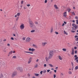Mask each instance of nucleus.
Returning a JSON list of instances; mask_svg holds the SVG:
<instances>
[{"mask_svg": "<svg viewBox=\"0 0 78 78\" xmlns=\"http://www.w3.org/2000/svg\"><path fill=\"white\" fill-rule=\"evenodd\" d=\"M32 60V57H30L29 59V60L28 61V64H30L31 62V61Z\"/></svg>", "mask_w": 78, "mask_h": 78, "instance_id": "nucleus-6", "label": "nucleus"}, {"mask_svg": "<svg viewBox=\"0 0 78 78\" xmlns=\"http://www.w3.org/2000/svg\"><path fill=\"white\" fill-rule=\"evenodd\" d=\"M71 55H74V49H72Z\"/></svg>", "mask_w": 78, "mask_h": 78, "instance_id": "nucleus-15", "label": "nucleus"}, {"mask_svg": "<svg viewBox=\"0 0 78 78\" xmlns=\"http://www.w3.org/2000/svg\"><path fill=\"white\" fill-rule=\"evenodd\" d=\"M67 12H65L63 13V16L64 17L66 18L67 17Z\"/></svg>", "mask_w": 78, "mask_h": 78, "instance_id": "nucleus-8", "label": "nucleus"}, {"mask_svg": "<svg viewBox=\"0 0 78 78\" xmlns=\"http://www.w3.org/2000/svg\"><path fill=\"white\" fill-rule=\"evenodd\" d=\"M53 28H51L50 30V33H53Z\"/></svg>", "mask_w": 78, "mask_h": 78, "instance_id": "nucleus-19", "label": "nucleus"}, {"mask_svg": "<svg viewBox=\"0 0 78 78\" xmlns=\"http://www.w3.org/2000/svg\"><path fill=\"white\" fill-rule=\"evenodd\" d=\"M77 37V35H76V36L74 37H75V38H76Z\"/></svg>", "mask_w": 78, "mask_h": 78, "instance_id": "nucleus-60", "label": "nucleus"}, {"mask_svg": "<svg viewBox=\"0 0 78 78\" xmlns=\"http://www.w3.org/2000/svg\"><path fill=\"white\" fill-rule=\"evenodd\" d=\"M38 61H39V59H37L36 61V62H38Z\"/></svg>", "mask_w": 78, "mask_h": 78, "instance_id": "nucleus-54", "label": "nucleus"}, {"mask_svg": "<svg viewBox=\"0 0 78 78\" xmlns=\"http://www.w3.org/2000/svg\"><path fill=\"white\" fill-rule=\"evenodd\" d=\"M35 24H38V22L37 21L35 22Z\"/></svg>", "mask_w": 78, "mask_h": 78, "instance_id": "nucleus-37", "label": "nucleus"}, {"mask_svg": "<svg viewBox=\"0 0 78 78\" xmlns=\"http://www.w3.org/2000/svg\"><path fill=\"white\" fill-rule=\"evenodd\" d=\"M62 50H63L64 51H66V49H65V48H63L62 49Z\"/></svg>", "mask_w": 78, "mask_h": 78, "instance_id": "nucleus-26", "label": "nucleus"}, {"mask_svg": "<svg viewBox=\"0 0 78 78\" xmlns=\"http://www.w3.org/2000/svg\"><path fill=\"white\" fill-rule=\"evenodd\" d=\"M54 72H55V73H56V70H54Z\"/></svg>", "mask_w": 78, "mask_h": 78, "instance_id": "nucleus-62", "label": "nucleus"}, {"mask_svg": "<svg viewBox=\"0 0 78 78\" xmlns=\"http://www.w3.org/2000/svg\"><path fill=\"white\" fill-rule=\"evenodd\" d=\"M32 45L33 47L35 48H37V45L34 44H33Z\"/></svg>", "mask_w": 78, "mask_h": 78, "instance_id": "nucleus-16", "label": "nucleus"}, {"mask_svg": "<svg viewBox=\"0 0 78 78\" xmlns=\"http://www.w3.org/2000/svg\"><path fill=\"white\" fill-rule=\"evenodd\" d=\"M46 66H47V65L46 64H44V67H46Z\"/></svg>", "mask_w": 78, "mask_h": 78, "instance_id": "nucleus-48", "label": "nucleus"}, {"mask_svg": "<svg viewBox=\"0 0 78 78\" xmlns=\"http://www.w3.org/2000/svg\"><path fill=\"white\" fill-rule=\"evenodd\" d=\"M34 74L35 76H38L39 75V74L38 73H35Z\"/></svg>", "mask_w": 78, "mask_h": 78, "instance_id": "nucleus-21", "label": "nucleus"}, {"mask_svg": "<svg viewBox=\"0 0 78 78\" xmlns=\"http://www.w3.org/2000/svg\"><path fill=\"white\" fill-rule=\"evenodd\" d=\"M17 70H20V72H23V69H22V68L20 67H18L17 68Z\"/></svg>", "mask_w": 78, "mask_h": 78, "instance_id": "nucleus-4", "label": "nucleus"}, {"mask_svg": "<svg viewBox=\"0 0 78 78\" xmlns=\"http://www.w3.org/2000/svg\"><path fill=\"white\" fill-rule=\"evenodd\" d=\"M75 54H76V53H77V51L76 50L75 51Z\"/></svg>", "mask_w": 78, "mask_h": 78, "instance_id": "nucleus-53", "label": "nucleus"}, {"mask_svg": "<svg viewBox=\"0 0 78 78\" xmlns=\"http://www.w3.org/2000/svg\"><path fill=\"white\" fill-rule=\"evenodd\" d=\"M75 18L76 19H78V18L77 16H76L75 17Z\"/></svg>", "mask_w": 78, "mask_h": 78, "instance_id": "nucleus-47", "label": "nucleus"}, {"mask_svg": "<svg viewBox=\"0 0 78 78\" xmlns=\"http://www.w3.org/2000/svg\"><path fill=\"white\" fill-rule=\"evenodd\" d=\"M31 33H34L35 32V30H32L30 31Z\"/></svg>", "mask_w": 78, "mask_h": 78, "instance_id": "nucleus-25", "label": "nucleus"}, {"mask_svg": "<svg viewBox=\"0 0 78 78\" xmlns=\"http://www.w3.org/2000/svg\"><path fill=\"white\" fill-rule=\"evenodd\" d=\"M58 67H57L55 68L56 70H58Z\"/></svg>", "mask_w": 78, "mask_h": 78, "instance_id": "nucleus-56", "label": "nucleus"}, {"mask_svg": "<svg viewBox=\"0 0 78 78\" xmlns=\"http://www.w3.org/2000/svg\"><path fill=\"white\" fill-rule=\"evenodd\" d=\"M17 57H16V56H14L12 57L13 58H14L15 59Z\"/></svg>", "mask_w": 78, "mask_h": 78, "instance_id": "nucleus-35", "label": "nucleus"}, {"mask_svg": "<svg viewBox=\"0 0 78 78\" xmlns=\"http://www.w3.org/2000/svg\"><path fill=\"white\" fill-rule=\"evenodd\" d=\"M71 32H72V33H75V30H72Z\"/></svg>", "mask_w": 78, "mask_h": 78, "instance_id": "nucleus-41", "label": "nucleus"}, {"mask_svg": "<svg viewBox=\"0 0 78 78\" xmlns=\"http://www.w3.org/2000/svg\"><path fill=\"white\" fill-rule=\"evenodd\" d=\"M50 71V69H48L47 70V72H49Z\"/></svg>", "mask_w": 78, "mask_h": 78, "instance_id": "nucleus-43", "label": "nucleus"}, {"mask_svg": "<svg viewBox=\"0 0 78 78\" xmlns=\"http://www.w3.org/2000/svg\"><path fill=\"white\" fill-rule=\"evenodd\" d=\"M37 64H36L34 66L35 68H36V67H37Z\"/></svg>", "mask_w": 78, "mask_h": 78, "instance_id": "nucleus-31", "label": "nucleus"}, {"mask_svg": "<svg viewBox=\"0 0 78 78\" xmlns=\"http://www.w3.org/2000/svg\"><path fill=\"white\" fill-rule=\"evenodd\" d=\"M54 6L55 9H58V7L57 6V5H54Z\"/></svg>", "mask_w": 78, "mask_h": 78, "instance_id": "nucleus-17", "label": "nucleus"}, {"mask_svg": "<svg viewBox=\"0 0 78 78\" xmlns=\"http://www.w3.org/2000/svg\"><path fill=\"white\" fill-rule=\"evenodd\" d=\"M46 73V70H45L43 71V73Z\"/></svg>", "mask_w": 78, "mask_h": 78, "instance_id": "nucleus-51", "label": "nucleus"}, {"mask_svg": "<svg viewBox=\"0 0 78 78\" xmlns=\"http://www.w3.org/2000/svg\"><path fill=\"white\" fill-rule=\"evenodd\" d=\"M60 75H61V76H63L64 75V74H63L62 73H61Z\"/></svg>", "mask_w": 78, "mask_h": 78, "instance_id": "nucleus-39", "label": "nucleus"}, {"mask_svg": "<svg viewBox=\"0 0 78 78\" xmlns=\"http://www.w3.org/2000/svg\"><path fill=\"white\" fill-rule=\"evenodd\" d=\"M29 51H31L32 52H33V51H35V49L34 48H29Z\"/></svg>", "mask_w": 78, "mask_h": 78, "instance_id": "nucleus-11", "label": "nucleus"}, {"mask_svg": "<svg viewBox=\"0 0 78 78\" xmlns=\"http://www.w3.org/2000/svg\"><path fill=\"white\" fill-rule=\"evenodd\" d=\"M64 24H67V23L66 21H64Z\"/></svg>", "mask_w": 78, "mask_h": 78, "instance_id": "nucleus-55", "label": "nucleus"}, {"mask_svg": "<svg viewBox=\"0 0 78 78\" xmlns=\"http://www.w3.org/2000/svg\"><path fill=\"white\" fill-rule=\"evenodd\" d=\"M72 26L73 27H74L75 30H76L78 28V26L75 24H73Z\"/></svg>", "mask_w": 78, "mask_h": 78, "instance_id": "nucleus-5", "label": "nucleus"}, {"mask_svg": "<svg viewBox=\"0 0 78 78\" xmlns=\"http://www.w3.org/2000/svg\"><path fill=\"white\" fill-rule=\"evenodd\" d=\"M29 23L30 26L31 27H33L34 26V23H33V22L31 20H29Z\"/></svg>", "mask_w": 78, "mask_h": 78, "instance_id": "nucleus-2", "label": "nucleus"}, {"mask_svg": "<svg viewBox=\"0 0 78 78\" xmlns=\"http://www.w3.org/2000/svg\"><path fill=\"white\" fill-rule=\"evenodd\" d=\"M72 22H73V23H75V21H74V20H73L72 21Z\"/></svg>", "mask_w": 78, "mask_h": 78, "instance_id": "nucleus-61", "label": "nucleus"}, {"mask_svg": "<svg viewBox=\"0 0 78 78\" xmlns=\"http://www.w3.org/2000/svg\"><path fill=\"white\" fill-rule=\"evenodd\" d=\"M49 66L51 67H54V66L51 64H49Z\"/></svg>", "mask_w": 78, "mask_h": 78, "instance_id": "nucleus-20", "label": "nucleus"}, {"mask_svg": "<svg viewBox=\"0 0 78 78\" xmlns=\"http://www.w3.org/2000/svg\"><path fill=\"white\" fill-rule=\"evenodd\" d=\"M45 58L46 61L47 62L48 61V60H49V59H50V58H49V57H47V56H46Z\"/></svg>", "mask_w": 78, "mask_h": 78, "instance_id": "nucleus-14", "label": "nucleus"}, {"mask_svg": "<svg viewBox=\"0 0 78 78\" xmlns=\"http://www.w3.org/2000/svg\"><path fill=\"white\" fill-rule=\"evenodd\" d=\"M42 72H43V71H41L40 72V74L41 75H42Z\"/></svg>", "mask_w": 78, "mask_h": 78, "instance_id": "nucleus-44", "label": "nucleus"}, {"mask_svg": "<svg viewBox=\"0 0 78 78\" xmlns=\"http://www.w3.org/2000/svg\"><path fill=\"white\" fill-rule=\"evenodd\" d=\"M11 40H14V39L13 37H11Z\"/></svg>", "mask_w": 78, "mask_h": 78, "instance_id": "nucleus-38", "label": "nucleus"}, {"mask_svg": "<svg viewBox=\"0 0 78 78\" xmlns=\"http://www.w3.org/2000/svg\"><path fill=\"white\" fill-rule=\"evenodd\" d=\"M71 64L72 66H73V62H71Z\"/></svg>", "mask_w": 78, "mask_h": 78, "instance_id": "nucleus-52", "label": "nucleus"}, {"mask_svg": "<svg viewBox=\"0 0 78 78\" xmlns=\"http://www.w3.org/2000/svg\"><path fill=\"white\" fill-rule=\"evenodd\" d=\"M71 12V13H72V14L73 16L75 15V12H74L73 11L72 12Z\"/></svg>", "mask_w": 78, "mask_h": 78, "instance_id": "nucleus-24", "label": "nucleus"}, {"mask_svg": "<svg viewBox=\"0 0 78 78\" xmlns=\"http://www.w3.org/2000/svg\"><path fill=\"white\" fill-rule=\"evenodd\" d=\"M78 59V57H76L75 58V60H76V62L78 63V59Z\"/></svg>", "mask_w": 78, "mask_h": 78, "instance_id": "nucleus-18", "label": "nucleus"}, {"mask_svg": "<svg viewBox=\"0 0 78 78\" xmlns=\"http://www.w3.org/2000/svg\"><path fill=\"white\" fill-rule=\"evenodd\" d=\"M25 28V26L24 25V24H22L20 26V29L22 30H23Z\"/></svg>", "mask_w": 78, "mask_h": 78, "instance_id": "nucleus-3", "label": "nucleus"}, {"mask_svg": "<svg viewBox=\"0 0 78 78\" xmlns=\"http://www.w3.org/2000/svg\"><path fill=\"white\" fill-rule=\"evenodd\" d=\"M65 24H64V23H63L62 25V26L63 27V26H64L65 25Z\"/></svg>", "mask_w": 78, "mask_h": 78, "instance_id": "nucleus-58", "label": "nucleus"}, {"mask_svg": "<svg viewBox=\"0 0 78 78\" xmlns=\"http://www.w3.org/2000/svg\"><path fill=\"white\" fill-rule=\"evenodd\" d=\"M17 73L16 72H14L13 73L12 75V77H13L15 76V75H16Z\"/></svg>", "mask_w": 78, "mask_h": 78, "instance_id": "nucleus-12", "label": "nucleus"}, {"mask_svg": "<svg viewBox=\"0 0 78 78\" xmlns=\"http://www.w3.org/2000/svg\"><path fill=\"white\" fill-rule=\"evenodd\" d=\"M7 46H8V47H10V44H7Z\"/></svg>", "mask_w": 78, "mask_h": 78, "instance_id": "nucleus-46", "label": "nucleus"}, {"mask_svg": "<svg viewBox=\"0 0 78 78\" xmlns=\"http://www.w3.org/2000/svg\"><path fill=\"white\" fill-rule=\"evenodd\" d=\"M26 42H30V38L29 37H27L26 40Z\"/></svg>", "mask_w": 78, "mask_h": 78, "instance_id": "nucleus-7", "label": "nucleus"}, {"mask_svg": "<svg viewBox=\"0 0 78 78\" xmlns=\"http://www.w3.org/2000/svg\"><path fill=\"white\" fill-rule=\"evenodd\" d=\"M76 48H77V47H74V49L75 50H76Z\"/></svg>", "mask_w": 78, "mask_h": 78, "instance_id": "nucleus-49", "label": "nucleus"}, {"mask_svg": "<svg viewBox=\"0 0 78 78\" xmlns=\"http://www.w3.org/2000/svg\"><path fill=\"white\" fill-rule=\"evenodd\" d=\"M73 9H75V7H73Z\"/></svg>", "mask_w": 78, "mask_h": 78, "instance_id": "nucleus-63", "label": "nucleus"}, {"mask_svg": "<svg viewBox=\"0 0 78 78\" xmlns=\"http://www.w3.org/2000/svg\"><path fill=\"white\" fill-rule=\"evenodd\" d=\"M55 33L56 34H59V33L57 32L56 31H55Z\"/></svg>", "mask_w": 78, "mask_h": 78, "instance_id": "nucleus-36", "label": "nucleus"}, {"mask_svg": "<svg viewBox=\"0 0 78 78\" xmlns=\"http://www.w3.org/2000/svg\"><path fill=\"white\" fill-rule=\"evenodd\" d=\"M53 53L54 52L53 51H50L49 53V55L48 56L49 58V59H51L52 57H53Z\"/></svg>", "mask_w": 78, "mask_h": 78, "instance_id": "nucleus-1", "label": "nucleus"}, {"mask_svg": "<svg viewBox=\"0 0 78 78\" xmlns=\"http://www.w3.org/2000/svg\"><path fill=\"white\" fill-rule=\"evenodd\" d=\"M78 69V66H76L75 68V69L76 70H77V69Z\"/></svg>", "mask_w": 78, "mask_h": 78, "instance_id": "nucleus-29", "label": "nucleus"}, {"mask_svg": "<svg viewBox=\"0 0 78 78\" xmlns=\"http://www.w3.org/2000/svg\"><path fill=\"white\" fill-rule=\"evenodd\" d=\"M56 76V75L54 74V78H55Z\"/></svg>", "mask_w": 78, "mask_h": 78, "instance_id": "nucleus-40", "label": "nucleus"}, {"mask_svg": "<svg viewBox=\"0 0 78 78\" xmlns=\"http://www.w3.org/2000/svg\"><path fill=\"white\" fill-rule=\"evenodd\" d=\"M68 73L69 74H72V72H71V71H69L68 72Z\"/></svg>", "mask_w": 78, "mask_h": 78, "instance_id": "nucleus-32", "label": "nucleus"}, {"mask_svg": "<svg viewBox=\"0 0 78 78\" xmlns=\"http://www.w3.org/2000/svg\"><path fill=\"white\" fill-rule=\"evenodd\" d=\"M64 34H65L66 35H68V33H67L66 32V30L64 31Z\"/></svg>", "mask_w": 78, "mask_h": 78, "instance_id": "nucleus-22", "label": "nucleus"}, {"mask_svg": "<svg viewBox=\"0 0 78 78\" xmlns=\"http://www.w3.org/2000/svg\"><path fill=\"white\" fill-rule=\"evenodd\" d=\"M24 52L26 53H29L30 54H33V52H29L28 51H24Z\"/></svg>", "mask_w": 78, "mask_h": 78, "instance_id": "nucleus-9", "label": "nucleus"}, {"mask_svg": "<svg viewBox=\"0 0 78 78\" xmlns=\"http://www.w3.org/2000/svg\"><path fill=\"white\" fill-rule=\"evenodd\" d=\"M23 1H22L21 2V5H23Z\"/></svg>", "mask_w": 78, "mask_h": 78, "instance_id": "nucleus-33", "label": "nucleus"}, {"mask_svg": "<svg viewBox=\"0 0 78 78\" xmlns=\"http://www.w3.org/2000/svg\"><path fill=\"white\" fill-rule=\"evenodd\" d=\"M11 54H9H9H8V56H10V55Z\"/></svg>", "mask_w": 78, "mask_h": 78, "instance_id": "nucleus-59", "label": "nucleus"}, {"mask_svg": "<svg viewBox=\"0 0 78 78\" xmlns=\"http://www.w3.org/2000/svg\"><path fill=\"white\" fill-rule=\"evenodd\" d=\"M17 17V15H16L15 16V17Z\"/></svg>", "mask_w": 78, "mask_h": 78, "instance_id": "nucleus-57", "label": "nucleus"}, {"mask_svg": "<svg viewBox=\"0 0 78 78\" xmlns=\"http://www.w3.org/2000/svg\"><path fill=\"white\" fill-rule=\"evenodd\" d=\"M74 58H77V55H74Z\"/></svg>", "mask_w": 78, "mask_h": 78, "instance_id": "nucleus-50", "label": "nucleus"}, {"mask_svg": "<svg viewBox=\"0 0 78 78\" xmlns=\"http://www.w3.org/2000/svg\"><path fill=\"white\" fill-rule=\"evenodd\" d=\"M47 2H48V1H47V0H45L44 1L45 3H47Z\"/></svg>", "mask_w": 78, "mask_h": 78, "instance_id": "nucleus-34", "label": "nucleus"}, {"mask_svg": "<svg viewBox=\"0 0 78 78\" xmlns=\"http://www.w3.org/2000/svg\"><path fill=\"white\" fill-rule=\"evenodd\" d=\"M27 6L28 7H29V6H30V4H27Z\"/></svg>", "mask_w": 78, "mask_h": 78, "instance_id": "nucleus-45", "label": "nucleus"}, {"mask_svg": "<svg viewBox=\"0 0 78 78\" xmlns=\"http://www.w3.org/2000/svg\"><path fill=\"white\" fill-rule=\"evenodd\" d=\"M17 16H20V13H18L17 14Z\"/></svg>", "mask_w": 78, "mask_h": 78, "instance_id": "nucleus-27", "label": "nucleus"}, {"mask_svg": "<svg viewBox=\"0 0 78 78\" xmlns=\"http://www.w3.org/2000/svg\"><path fill=\"white\" fill-rule=\"evenodd\" d=\"M71 10V9H69L68 10V12H70Z\"/></svg>", "mask_w": 78, "mask_h": 78, "instance_id": "nucleus-30", "label": "nucleus"}, {"mask_svg": "<svg viewBox=\"0 0 78 78\" xmlns=\"http://www.w3.org/2000/svg\"><path fill=\"white\" fill-rule=\"evenodd\" d=\"M13 36H16V34H13Z\"/></svg>", "mask_w": 78, "mask_h": 78, "instance_id": "nucleus-64", "label": "nucleus"}, {"mask_svg": "<svg viewBox=\"0 0 78 78\" xmlns=\"http://www.w3.org/2000/svg\"><path fill=\"white\" fill-rule=\"evenodd\" d=\"M26 39V37H23L22 38L23 41H25Z\"/></svg>", "mask_w": 78, "mask_h": 78, "instance_id": "nucleus-28", "label": "nucleus"}, {"mask_svg": "<svg viewBox=\"0 0 78 78\" xmlns=\"http://www.w3.org/2000/svg\"><path fill=\"white\" fill-rule=\"evenodd\" d=\"M76 23L77 24H78V20H76Z\"/></svg>", "mask_w": 78, "mask_h": 78, "instance_id": "nucleus-42", "label": "nucleus"}, {"mask_svg": "<svg viewBox=\"0 0 78 78\" xmlns=\"http://www.w3.org/2000/svg\"><path fill=\"white\" fill-rule=\"evenodd\" d=\"M13 52V51H10L9 53V54H10V55H12V54Z\"/></svg>", "mask_w": 78, "mask_h": 78, "instance_id": "nucleus-23", "label": "nucleus"}, {"mask_svg": "<svg viewBox=\"0 0 78 78\" xmlns=\"http://www.w3.org/2000/svg\"><path fill=\"white\" fill-rule=\"evenodd\" d=\"M58 58L60 61H62V58L61 55H58Z\"/></svg>", "mask_w": 78, "mask_h": 78, "instance_id": "nucleus-10", "label": "nucleus"}, {"mask_svg": "<svg viewBox=\"0 0 78 78\" xmlns=\"http://www.w3.org/2000/svg\"><path fill=\"white\" fill-rule=\"evenodd\" d=\"M46 44H47V42H43L42 44V46H44Z\"/></svg>", "mask_w": 78, "mask_h": 78, "instance_id": "nucleus-13", "label": "nucleus"}]
</instances>
